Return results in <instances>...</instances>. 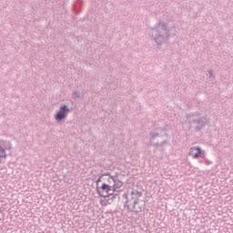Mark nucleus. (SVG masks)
<instances>
[{"mask_svg":"<svg viewBox=\"0 0 233 233\" xmlns=\"http://www.w3.org/2000/svg\"><path fill=\"white\" fill-rule=\"evenodd\" d=\"M123 187V181L112 177L110 174H104L96 180V193L100 198H110L115 192H119Z\"/></svg>","mask_w":233,"mask_h":233,"instance_id":"nucleus-1","label":"nucleus"},{"mask_svg":"<svg viewBox=\"0 0 233 233\" xmlns=\"http://www.w3.org/2000/svg\"><path fill=\"white\" fill-rule=\"evenodd\" d=\"M141 198H143V192L137 189H132L126 195V207L129 212H141L143 207L141 206Z\"/></svg>","mask_w":233,"mask_h":233,"instance_id":"nucleus-2","label":"nucleus"},{"mask_svg":"<svg viewBox=\"0 0 233 233\" xmlns=\"http://www.w3.org/2000/svg\"><path fill=\"white\" fill-rule=\"evenodd\" d=\"M203 155V151L199 147H191L189 150V156L194 159H198V157H201Z\"/></svg>","mask_w":233,"mask_h":233,"instance_id":"nucleus-3","label":"nucleus"},{"mask_svg":"<svg viewBox=\"0 0 233 233\" xmlns=\"http://www.w3.org/2000/svg\"><path fill=\"white\" fill-rule=\"evenodd\" d=\"M6 160V150L0 145V165Z\"/></svg>","mask_w":233,"mask_h":233,"instance_id":"nucleus-4","label":"nucleus"},{"mask_svg":"<svg viewBox=\"0 0 233 233\" xmlns=\"http://www.w3.org/2000/svg\"><path fill=\"white\" fill-rule=\"evenodd\" d=\"M65 117H66V114H65L63 111L58 112L56 116V119L57 121H61V119H65Z\"/></svg>","mask_w":233,"mask_h":233,"instance_id":"nucleus-5","label":"nucleus"},{"mask_svg":"<svg viewBox=\"0 0 233 233\" xmlns=\"http://www.w3.org/2000/svg\"><path fill=\"white\" fill-rule=\"evenodd\" d=\"M60 109L63 110L64 113H65V112H70V110H68V108H66V106H62L60 107Z\"/></svg>","mask_w":233,"mask_h":233,"instance_id":"nucleus-6","label":"nucleus"},{"mask_svg":"<svg viewBox=\"0 0 233 233\" xmlns=\"http://www.w3.org/2000/svg\"><path fill=\"white\" fill-rule=\"evenodd\" d=\"M3 216H4L3 210H1V208H0V221H1V219H3Z\"/></svg>","mask_w":233,"mask_h":233,"instance_id":"nucleus-7","label":"nucleus"},{"mask_svg":"<svg viewBox=\"0 0 233 233\" xmlns=\"http://www.w3.org/2000/svg\"><path fill=\"white\" fill-rule=\"evenodd\" d=\"M101 205H104L105 207H106V203H104L103 200L101 201Z\"/></svg>","mask_w":233,"mask_h":233,"instance_id":"nucleus-8","label":"nucleus"}]
</instances>
